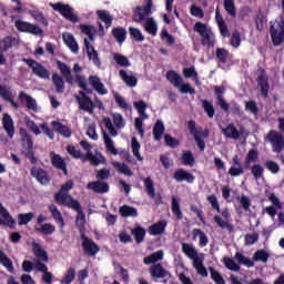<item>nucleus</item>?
I'll return each mask as SVG.
<instances>
[{
  "instance_id": "51",
  "label": "nucleus",
  "mask_w": 284,
  "mask_h": 284,
  "mask_svg": "<svg viewBox=\"0 0 284 284\" xmlns=\"http://www.w3.org/2000/svg\"><path fill=\"white\" fill-rule=\"evenodd\" d=\"M18 99L22 100L26 99L27 101V108L28 110H33V112H37V100L34 98L28 95V93L21 91L18 95Z\"/></svg>"
},
{
  "instance_id": "63",
  "label": "nucleus",
  "mask_w": 284,
  "mask_h": 284,
  "mask_svg": "<svg viewBox=\"0 0 284 284\" xmlns=\"http://www.w3.org/2000/svg\"><path fill=\"white\" fill-rule=\"evenodd\" d=\"M182 163L183 165H190V168H194L196 164V159H194L192 151H186L182 154Z\"/></svg>"
},
{
  "instance_id": "5",
  "label": "nucleus",
  "mask_w": 284,
  "mask_h": 284,
  "mask_svg": "<svg viewBox=\"0 0 284 284\" xmlns=\"http://www.w3.org/2000/svg\"><path fill=\"white\" fill-rule=\"evenodd\" d=\"M52 10L59 12L61 17L70 21L71 23H78L79 16L74 14V9L70 7V4H65L63 2L50 3Z\"/></svg>"
},
{
  "instance_id": "13",
  "label": "nucleus",
  "mask_w": 284,
  "mask_h": 284,
  "mask_svg": "<svg viewBox=\"0 0 284 284\" xmlns=\"http://www.w3.org/2000/svg\"><path fill=\"white\" fill-rule=\"evenodd\" d=\"M257 85L262 97L267 99L270 94V78L267 77L265 69H260V74L257 75Z\"/></svg>"
},
{
  "instance_id": "57",
  "label": "nucleus",
  "mask_w": 284,
  "mask_h": 284,
  "mask_svg": "<svg viewBox=\"0 0 284 284\" xmlns=\"http://www.w3.org/2000/svg\"><path fill=\"white\" fill-rule=\"evenodd\" d=\"M159 261H163V251H156L155 253L144 257V265H152L154 263H159Z\"/></svg>"
},
{
  "instance_id": "32",
  "label": "nucleus",
  "mask_w": 284,
  "mask_h": 284,
  "mask_svg": "<svg viewBox=\"0 0 284 284\" xmlns=\"http://www.w3.org/2000/svg\"><path fill=\"white\" fill-rule=\"evenodd\" d=\"M222 134L226 139H234L235 141L241 139V132H239V129L233 123H230L226 128L222 129Z\"/></svg>"
},
{
  "instance_id": "31",
  "label": "nucleus",
  "mask_w": 284,
  "mask_h": 284,
  "mask_svg": "<svg viewBox=\"0 0 284 284\" xmlns=\"http://www.w3.org/2000/svg\"><path fill=\"white\" fill-rule=\"evenodd\" d=\"M95 14L100 21H102L105 26V28H112V21H114V17L110 14V11L108 10H97Z\"/></svg>"
},
{
  "instance_id": "14",
  "label": "nucleus",
  "mask_w": 284,
  "mask_h": 284,
  "mask_svg": "<svg viewBox=\"0 0 284 284\" xmlns=\"http://www.w3.org/2000/svg\"><path fill=\"white\" fill-rule=\"evenodd\" d=\"M215 21L219 27L221 37H223L224 39L232 37V33H230L227 23H225V20L223 19V14H221V9L219 7L215 9Z\"/></svg>"
},
{
  "instance_id": "30",
  "label": "nucleus",
  "mask_w": 284,
  "mask_h": 284,
  "mask_svg": "<svg viewBox=\"0 0 284 284\" xmlns=\"http://www.w3.org/2000/svg\"><path fill=\"white\" fill-rule=\"evenodd\" d=\"M87 161H89L91 163V165H93V168H97V166L101 165V163H105V158L101 154H99V156H97V155H94V153H92V151H89L83 156V163H85Z\"/></svg>"
},
{
  "instance_id": "27",
  "label": "nucleus",
  "mask_w": 284,
  "mask_h": 284,
  "mask_svg": "<svg viewBox=\"0 0 284 284\" xmlns=\"http://www.w3.org/2000/svg\"><path fill=\"white\" fill-rule=\"evenodd\" d=\"M49 212L52 215L53 221L60 226V230L63 234V227H65V220H63V215L61 214V211L57 207V205L51 204L49 206Z\"/></svg>"
},
{
  "instance_id": "21",
  "label": "nucleus",
  "mask_w": 284,
  "mask_h": 284,
  "mask_svg": "<svg viewBox=\"0 0 284 284\" xmlns=\"http://www.w3.org/2000/svg\"><path fill=\"white\" fill-rule=\"evenodd\" d=\"M2 128L9 139L14 138V120H12V116L8 113H3L2 115Z\"/></svg>"
},
{
  "instance_id": "20",
  "label": "nucleus",
  "mask_w": 284,
  "mask_h": 284,
  "mask_svg": "<svg viewBox=\"0 0 284 284\" xmlns=\"http://www.w3.org/2000/svg\"><path fill=\"white\" fill-rule=\"evenodd\" d=\"M173 179L176 181V183H183L185 181L186 183H194V174L185 171V169H178L174 174Z\"/></svg>"
},
{
  "instance_id": "36",
  "label": "nucleus",
  "mask_w": 284,
  "mask_h": 284,
  "mask_svg": "<svg viewBox=\"0 0 284 284\" xmlns=\"http://www.w3.org/2000/svg\"><path fill=\"white\" fill-rule=\"evenodd\" d=\"M0 225H7V227H12L13 225H17V221L12 219V215H10V212H8L7 209H1L0 210Z\"/></svg>"
},
{
  "instance_id": "7",
  "label": "nucleus",
  "mask_w": 284,
  "mask_h": 284,
  "mask_svg": "<svg viewBox=\"0 0 284 284\" xmlns=\"http://www.w3.org/2000/svg\"><path fill=\"white\" fill-rule=\"evenodd\" d=\"M265 141L271 144L273 152L281 154L284 150V136L276 130H271L265 136Z\"/></svg>"
},
{
  "instance_id": "6",
  "label": "nucleus",
  "mask_w": 284,
  "mask_h": 284,
  "mask_svg": "<svg viewBox=\"0 0 284 284\" xmlns=\"http://www.w3.org/2000/svg\"><path fill=\"white\" fill-rule=\"evenodd\" d=\"M74 187V182L72 180L67 181L60 189L58 193L54 194V199L57 203H61L62 205L67 206L72 203V201H77L71 195H68V191Z\"/></svg>"
},
{
  "instance_id": "35",
  "label": "nucleus",
  "mask_w": 284,
  "mask_h": 284,
  "mask_svg": "<svg viewBox=\"0 0 284 284\" xmlns=\"http://www.w3.org/2000/svg\"><path fill=\"white\" fill-rule=\"evenodd\" d=\"M20 134H21V141H22V146L24 150H32L34 148V142L32 141V135L28 133V130L26 129H20Z\"/></svg>"
},
{
  "instance_id": "54",
  "label": "nucleus",
  "mask_w": 284,
  "mask_h": 284,
  "mask_svg": "<svg viewBox=\"0 0 284 284\" xmlns=\"http://www.w3.org/2000/svg\"><path fill=\"white\" fill-rule=\"evenodd\" d=\"M144 30L151 34L152 37H156V32L159 30V27L156 26V22L154 21V18H148L144 23Z\"/></svg>"
},
{
  "instance_id": "12",
  "label": "nucleus",
  "mask_w": 284,
  "mask_h": 284,
  "mask_svg": "<svg viewBox=\"0 0 284 284\" xmlns=\"http://www.w3.org/2000/svg\"><path fill=\"white\" fill-rule=\"evenodd\" d=\"M14 26L19 32H28L29 34H43V29L39 28V26L26 22L23 20H17Z\"/></svg>"
},
{
  "instance_id": "60",
  "label": "nucleus",
  "mask_w": 284,
  "mask_h": 284,
  "mask_svg": "<svg viewBox=\"0 0 284 284\" xmlns=\"http://www.w3.org/2000/svg\"><path fill=\"white\" fill-rule=\"evenodd\" d=\"M131 150L133 152V156L138 161H143V156H141V143H139V140L136 138L131 139Z\"/></svg>"
},
{
  "instance_id": "62",
  "label": "nucleus",
  "mask_w": 284,
  "mask_h": 284,
  "mask_svg": "<svg viewBox=\"0 0 284 284\" xmlns=\"http://www.w3.org/2000/svg\"><path fill=\"white\" fill-rule=\"evenodd\" d=\"M253 261L261 262V263H267V261H270V253H267V251H265V250H257L253 254Z\"/></svg>"
},
{
  "instance_id": "17",
  "label": "nucleus",
  "mask_w": 284,
  "mask_h": 284,
  "mask_svg": "<svg viewBox=\"0 0 284 284\" xmlns=\"http://www.w3.org/2000/svg\"><path fill=\"white\" fill-rule=\"evenodd\" d=\"M149 272L151 278H154L155 281H159V278H165L170 274L161 263L151 265Z\"/></svg>"
},
{
  "instance_id": "40",
  "label": "nucleus",
  "mask_w": 284,
  "mask_h": 284,
  "mask_svg": "<svg viewBox=\"0 0 284 284\" xmlns=\"http://www.w3.org/2000/svg\"><path fill=\"white\" fill-rule=\"evenodd\" d=\"M34 231L39 234H44V236H52L57 232V226L50 223L41 224V226H34Z\"/></svg>"
},
{
  "instance_id": "28",
  "label": "nucleus",
  "mask_w": 284,
  "mask_h": 284,
  "mask_svg": "<svg viewBox=\"0 0 284 284\" xmlns=\"http://www.w3.org/2000/svg\"><path fill=\"white\" fill-rule=\"evenodd\" d=\"M62 39L73 54H79V43H77V39H74L72 33H63Z\"/></svg>"
},
{
  "instance_id": "43",
  "label": "nucleus",
  "mask_w": 284,
  "mask_h": 284,
  "mask_svg": "<svg viewBox=\"0 0 284 284\" xmlns=\"http://www.w3.org/2000/svg\"><path fill=\"white\" fill-rule=\"evenodd\" d=\"M192 235L193 240H196L197 236L200 237V247H206L207 243H210V239H207V235L201 229H193Z\"/></svg>"
},
{
  "instance_id": "48",
  "label": "nucleus",
  "mask_w": 284,
  "mask_h": 284,
  "mask_svg": "<svg viewBox=\"0 0 284 284\" xmlns=\"http://www.w3.org/2000/svg\"><path fill=\"white\" fill-rule=\"evenodd\" d=\"M129 34L136 43H143V41H145V36H143V32H141L139 28L129 27Z\"/></svg>"
},
{
  "instance_id": "1",
  "label": "nucleus",
  "mask_w": 284,
  "mask_h": 284,
  "mask_svg": "<svg viewBox=\"0 0 284 284\" xmlns=\"http://www.w3.org/2000/svg\"><path fill=\"white\" fill-rule=\"evenodd\" d=\"M182 252L193 261V267L196 271L202 278H207V268H205V265H203V262L205 258L203 257V254L199 255V251H196V247H194V244L190 243H182Z\"/></svg>"
},
{
  "instance_id": "26",
  "label": "nucleus",
  "mask_w": 284,
  "mask_h": 284,
  "mask_svg": "<svg viewBox=\"0 0 284 284\" xmlns=\"http://www.w3.org/2000/svg\"><path fill=\"white\" fill-rule=\"evenodd\" d=\"M58 70H60L62 77H64L67 83L72 85L74 83V77H72V70L65 62L58 61L57 62Z\"/></svg>"
},
{
  "instance_id": "59",
  "label": "nucleus",
  "mask_w": 284,
  "mask_h": 284,
  "mask_svg": "<svg viewBox=\"0 0 284 284\" xmlns=\"http://www.w3.org/2000/svg\"><path fill=\"white\" fill-rule=\"evenodd\" d=\"M0 265H3L8 270V272H14V265L12 264V260L6 255V252L0 250Z\"/></svg>"
},
{
  "instance_id": "49",
  "label": "nucleus",
  "mask_w": 284,
  "mask_h": 284,
  "mask_svg": "<svg viewBox=\"0 0 284 284\" xmlns=\"http://www.w3.org/2000/svg\"><path fill=\"white\" fill-rule=\"evenodd\" d=\"M214 223L221 227V230H227V232L232 233L234 232V225L230 223V221L223 220L221 215H215L213 217Z\"/></svg>"
},
{
  "instance_id": "2",
  "label": "nucleus",
  "mask_w": 284,
  "mask_h": 284,
  "mask_svg": "<svg viewBox=\"0 0 284 284\" xmlns=\"http://www.w3.org/2000/svg\"><path fill=\"white\" fill-rule=\"evenodd\" d=\"M268 32L271 34V41L275 48H278L284 43V18L280 17L270 21Z\"/></svg>"
},
{
  "instance_id": "15",
  "label": "nucleus",
  "mask_w": 284,
  "mask_h": 284,
  "mask_svg": "<svg viewBox=\"0 0 284 284\" xmlns=\"http://www.w3.org/2000/svg\"><path fill=\"white\" fill-rule=\"evenodd\" d=\"M84 48L87 50V54L89 57V61H92L97 68H101V58L99 57V51L94 49V45L88 41V38H84Z\"/></svg>"
},
{
  "instance_id": "53",
  "label": "nucleus",
  "mask_w": 284,
  "mask_h": 284,
  "mask_svg": "<svg viewBox=\"0 0 284 284\" xmlns=\"http://www.w3.org/2000/svg\"><path fill=\"white\" fill-rule=\"evenodd\" d=\"M113 168L119 172V174H124V176H133L134 172L125 163L113 162Z\"/></svg>"
},
{
  "instance_id": "56",
  "label": "nucleus",
  "mask_w": 284,
  "mask_h": 284,
  "mask_svg": "<svg viewBox=\"0 0 284 284\" xmlns=\"http://www.w3.org/2000/svg\"><path fill=\"white\" fill-rule=\"evenodd\" d=\"M131 234L134 236L135 243H138V245L145 241V229L142 226L132 229Z\"/></svg>"
},
{
  "instance_id": "23",
  "label": "nucleus",
  "mask_w": 284,
  "mask_h": 284,
  "mask_svg": "<svg viewBox=\"0 0 284 284\" xmlns=\"http://www.w3.org/2000/svg\"><path fill=\"white\" fill-rule=\"evenodd\" d=\"M89 84L98 94L105 95L108 94V89H105V85L103 82H101V78L98 75H90L89 77Z\"/></svg>"
},
{
  "instance_id": "4",
  "label": "nucleus",
  "mask_w": 284,
  "mask_h": 284,
  "mask_svg": "<svg viewBox=\"0 0 284 284\" xmlns=\"http://www.w3.org/2000/svg\"><path fill=\"white\" fill-rule=\"evenodd\" d=\"M194 32H197L201 37V44L207 48H214V32L207 28V24L203 22H196L193 27Z\"/></svg>"
},
{
  "instance_id": "47",
  "label": "nucleus",
  "mask_w": 284,
  "mask_h": 284,
  "mask_svg": "<svg viewBox=\"0 0 284 284\" xmlns=\"http://www.w3.org/2000/svg\"><path fill=\"white\" fill-rule=\"evenodd\" d=\"M246 170H251V174L253 175V179H255V181H261V179H263V174L265 173V169L258 163L250 165V168Z\"/></svg>"
},
{
  "instance_id": "34",
  "label": "nucleus",
  "mask_w": 284,
  "mask_h": 284,
  "mask_svg": "<svg viewBox=\"0 0 284 284\" xmlns=\"http://www.w3.org/2000/svg\"><path fill=\"white\" fill-rule=\"evenodd\" d=\"M119 77L126 83L129 88H136L139 79L135 75H130L125 70L119 71Z\"/></svg>"
},
{
  "instance_id": "58",
  "label": "nucleus",
  "mask_w": 284,
  "mask_h": 284,
  "mask_svg": "<svg viewBox=\"0 0 284 284\" xmlns=\"http://www.w3.org/2000/svg\"><path fill=\"white\" fill-rule=\"evenodd\" d=\"M29 14H31V17L36 19L38 23H41L43 28H48L49 22L45 16L43 14V11L32 10V11H29Z\"/></svg>"
},
{
  "instance_id": "50",
  "label": "nucleus",
  "mask_w": 284,
  "mask_h": 284,
  "mask_svg": "<svg viewBox=\"0 0 284 284\" xmlns=\"http://www.w3.org/2000/svg\"><path fill=\"white\" fill-rule=\"evenodd\" d=\"M256 161H258V150L251 149L244 160L245 169H250V165H252V163H256Z\"/></svg>"
},
{
  "instance_id": "61",
  "label": "nucleus",
  "mask_w": 284,
  "mask_h": 284,
  "mask_svg": "<svg viewBox=\"0 0 284 284\" xmlns=\"http://www.w3.org/2000/svg\"><path fill=\"white\" fill-rule=\"evenodd\" d=\"M224 10L229 17L236 19V4L234 3V0H224Z\"/></svg>"
},
{
  "instance_id": "29",
  "label": "nucleus",
  "mask_w": 284,
  "mask_h": 284,
  "mask_svg": "<svg viewBox=\"0 0 284 284\" xmlns=\"http://www.w3.org/2000/svg\"><path fill=\"white\" fill-rule=\"evenodd\" d=\"M168 227V222L161 220L153 225L149 226V234L151 236H161V234L165 233V229Z\"/></svg>"
},
{
  "instance_id": "3",
  "label": "nucleus",
  "mask_w": 284,
  "mask_h": 284,
  "mask_svg": "<svg viewBox=\"0 0 284 284\" xmlns=\"http://www.w3.org/2000/svg\"><path fill=\"white\" fill-rule=\"evenodd\" d=\"M186 125L190 134L194 138L200 152H205V140H203V138L207 139V136H210L207 131H203L201 128L196 129V121L194 120L187 121Z\"/></svg>"
},
{
  "instance_id": "39",
  "label": "nucleus",
  "mask_w": 284,
  "mask_h": 284,
  "mask_svg": "<svg viewBox=\"0 0 284 284\" xmlns=\"http://www.w3.org/2000/svg\"><path fill=\"white\" fill-rule=\"evenodd\" d=\"M166 80L171 85H174V88H180L181 83H183V78L174 70L166 72Z\"/></svg>"
},
{
  "instance_id": "9",
  "label": "nucleus",
  "mask_w": 284,
  "mask_h": 284,
  "mask_svg": "<svg viewBox=\"0 0 284 284\" xmlns=\"http://www.w3.org/2000/svg\"><path fill=\"white\" fill-rule=\"evenodd\" d=\"M75 101L79 104V110L83 112H88L89 114H94V109L97 104L92 101L88 93L84 91H79L78 95L75 97Z\"/></svg>"
},
{
  "instance_id": "64",
  "label": "nucleus",
  "mask_w": 284,
  "mask_h": 284,
  "mask_svg": "<svg viewBox=\"0 0 284 284\" xmlns=\"http://www.w3.org/2000/svg\"><path fill=\"white\" fill-rule=\"evenodd\" d=\"M32 219H34V213H20L18 214V225H28V223L32 222Z\"/></svg>"
},
{
  "instance_id": "44",
  "label": "nucleus",
  "mask_w": 284,
  "mask_h": 284,
  "mask_svg": "<svg viewBox=\"0 0 284 284\" xmlns=\"http://www.w3.org/2000/svg\"><path fill=\"white\" fill-rule=\"evenodd\" d=\"M14 43H17V38H13L12 36L4 37L0 40V52H8Z\"/></svg>"
},
{
  "instance_id": "38",
  "label": "nucleus",
  "mask_w": 284,
  "mask_h": 284,
  "mask_svg": "<svg viewBox=\"0 0 284 284\" xmlns=\"http://www.w3.org/2000/svg\"><path fill=\"white\" fill-rule=\"evenodd\" d=\"M32 252L39 261H43V263H48V252L41 247V244L33 242L32 243Z\"/></svg>"
},
{
  "instance_id": "41",
  "label": "nucleus",
  "mask_w": 284,
  "mask_h": 284,
  "mask_svg": "<svg viewBox=\"0 0 284 284\" xmlns=\"http://www.w3.org/2000/svg\"><path fill=\"white\" fill-rule=\"evenodd\" d=\"M120 214L123 216V219H130L139 216V211L134 206H130L128 204H124L120 207Z\"/></svg>"
},
{
  "instance_id": "33",
  "label": "nucleus",
  "mask_w": 284,
  "mask_h": 284,
  "mask_svg": "<svg viewBox=\"0 0 284 284\" xmlns=\"http://www.w3.org/2000/svg\"><path fill=\"white\" fill-rule=\"evenodd\" d=\"M51 125L53 130H55V132H59V134H61L65 139H70L72 136V131L70 130V128L63 125L61 122L52 121Z\"/></svg>"
},
{
  "instance_id": "19",
  "label": "nucleus",
  "mask_w": 284,
  "mask_h": 284,
  "mask_svg": "<svg viewBox=\"0 0 284 284\" xmlns=\"http://www.w3.org/2000/svg\"><path fill=\"white\" fill-rule=\"evenodd\" d=\"M87 190H92L97 194H106V192H110V185L108 182L93 181L88 183Z\"/></svg>"
},
{
  "instance_id": "24",
  "label": "nucleus",
  "mask_w": 284,
  "mask_h": 284,
  "mask_svg": "<svg viewBox=\"0 0 284 284\" xmlns=\"http://www.w3.org/2000/svg\"><path fill=\"white\" fill-rule=\"evenodd\" d=\"M51 163L55 170H61L63 172L64 176H68V163L65 162V159H63L61 155L57 153H51Z\"/></svg>"
},
{
  "instance_id": "45",
  "label": "nucleus",
  "mask_w": 284,
  "mask_h": 284,
  "mask_svg": "<svg viewBox=\"0 0 284 284\" xmlns=\"http://www.w3.org/2000/svg\"><path fill=\"white\" fill-rule=\"evenodd\" d=\"M165 132V125L163 121L158 120L153 126V138L155 141H161L163 139V134Z\"/></svg>"
},
{
  "instance_id": "52",
  "label": "nucleus",
  "mask_w": 284,
  "mask_h": 284,
  "mask_svg": "<svg viewBox=\"0 0 284 284\" xmlns=\"http://www.w3.org/2000/svg\"><path fill=\"white\" fill-rule=\"evenodd\" d=\"M234 258L239 263V265H244L248 268L254 267V261H252L250 257L244 256L241 252H236Z\"/></svg>"
},
{
  "instance_id": "55",
  "label": "nucleus",
  "mask_w": 284,
  "mask_h": 284,
  "mask_svg": "<svg viewBox=\"0 0 284 284\" xmlns=\"http://www.w3.org/2000/svg\"><path fill=\"white\" fill-rule=\"evenodd\" d=\"M103 141L105 144L106 152H110V154H113L116 156L119 154V150L114 146V141L110 139V135L108 133L103 132Z\"/></svg>"
},
{
  "instance_id": "16",
  "label": "nucleus",
  "mask_w": 284,
  "mask_h": 284,
  "mask_svg": "<svg viewBox=\"0 0 284 284\" xmlns=\"http://www.w3.org/2000/svg\"><path fill=\"white\" fill-rule=\"evenodd\" d=\"M30 174L31 176H33V179H37L38 183H40L41 185H48V183H50V176H48V171L41 168L32 166L30 170Z\"/></svg>"
},
{
  "instance_id": "18",
  "label": "nucleus",
  "mask_w": 284,
  "mask_h": 284,
  "mask_svg": "<svg viewBox=\"0 0 284 284\" xmlns=\"http://www.w3.org/2000/svg\"><path fill=\"white\" fill-rule=\"evenodd\" d=\"M232 166L229 169L230 176L236 178L245 174V170L243 169V164L241 163V158L239 155H234L232 159Z\"/></svg>"
},
{
  "instance_id": "46",
  "label": "nucleus",
  "mask_w": 284,
  "mask_h": 284,
  "mask_svg": "<svg viewBox=\"0 0 284 284\" xmlns=\"http://www.w3.org/2000/svg\"><path fill=\"white\" fill-rule=\"evenodd\" d=\"M143 183L148 196H150V199H156V189H154V181L152 178H145Z\"/></svg>"
},
{
  "instance_id": "25",
  "label": "nucleus",
  "mask_w": 284,
  "mask_h": 284,
  "mask_svg": "<svg viewBox=\"0 0 284 284\" xmlns=\"http://www.w3.org/2000/svg\"><path fill=\"white\" fill-rule=\"evenodd\" d=\"M0 97L4 101H8L14 110H19V103L12 99V91H10V87L0 84Z\"/></svg>"
},
{
  "instance_id": "11",
  "label": "nucleus",
  "mask_w": 284,
  "mask_h": 284,
  "mask_svg": "<svg viewBox=\"0 0 284 284\" xmlns=\"http://www.w3.org/2000/svg\"><path fill=\"white\" fill-rule=\"evenodd\" d=\"M80 239L82 241V250L87 256H97L101 251L99 244H97L92 239L81 234Z\"/></svg>"
},
{
  "instance_id": "22",
  "label": "nucleus",
  "mask_w": 284,
  "mask_h": 284,
  "mask_svg": "<svg viewBox=\"0 0 284 284\" xmlns=\"http://www.w3.org/2000/svg\"><path fill=\"white\" fill-rule=\"evenodd\" d=\"M65 207H70L71 210H74L78 213L77 223H79V221L82 222V226H80V232H83V224L85 223V213H83L81 202H79V200L71 201V203L67 204Z\"/></svg>"
},
{
  "instance_id": "37",
  "label": "nucleus",
  "mask_w": 284,
  "mask_h": 284,
  "mask_svg": "<svg viewBox=\"0 0 284 284\" xmlns=\"http://www.w3.org/2000/svg\"><path fill=\"white\" fill-rule=\"evenodd\" d=\"M111 34L115 39L118 43H124L125 39H128V31L125 28L122 27H115L112 29Z\"/></svg>"
},
{
  "instance_id": "8",
  "label": "nucleus",
  "mask_w": 284,
  "mask_h": 284,
  "mask_svg": "<svg viewBox=\"0 0 284 284\" xmlns=\"http://www.w3.org/2000/svg\"><path fill=\"white\" fill-rule=\"evenodd\" d=\"M154 3L152 0H146V4L144 7L138 6L133 8V16H132V21L135 23H141L152 14V7Z\"/></svg>"
},
{
  "instance_id": "42",
  "label": "nucleus",
  "mask_w": 284,
  "mask_h": 284,
  "mask_svg": "<svg viewBox=\"0 0 284 284\" xmlns=\"http://www.w3.org/2000/svg\"><path fill=\"white\" fill-rule=\"evenodd\" d=\"M52 83L55 88V92H58V94H63L65 90V82L63 81V78L59 75V73L52 74Z\"/></svg>"
},
{
  "instance_id": "10",
  "label": "nucleus",
  "mask_w": 284,
  "mask_h": 284,
  "mask_svg": "<svg viewBox=\"0 0 284 284\" xmlns=\"http://www.w3.org/2000/svg\"><path fill=\"white\" fill-rule=\"evenodd\" d=\"M22 61L23 63L29 65V68H31L33 74H36V77H39V79H44V80L50 79V71L45 69L43 64H41L40 62H37V60L24 58L22 59Z\"/></svg>"
}]
</instances>
